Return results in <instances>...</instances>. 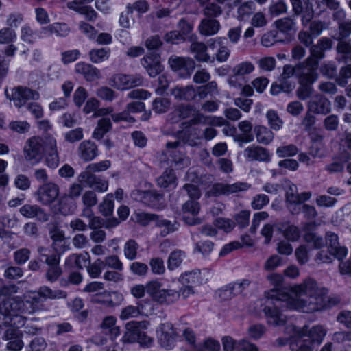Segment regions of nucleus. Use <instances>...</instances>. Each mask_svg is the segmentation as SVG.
Segmentation results:
<instances>
[{"instance_id":"41","label":"nucleus","mask_w":351,"mask_h":351,"mask_svg":"<svg viewBox=\"0 0 351 351\" xmlns=\"http://www.w3.org/2000/svg\"><path fill=\"white\" fill-rule=\"evenodd\" d=\"M255 132L257 141L263 145L269 144L274 137L273 132L265 126H256Z\"/></svg>"},{"instance_id":"45","label":"nucleus","mask_w":351,"mask_h":351,"mask_svg":"<svg viewBox=\"0 0 351 351\" xmlns=\"http://www.w3.org/2000/svg\"><path fill=\"white\" fill-rule=\"evenodd\" d=\"M180 297V293L176 290L162 289L156 302L169 304L177 301Z\"/></svg>"},{"instance_id":"24","label":"nucleus","mask_w":351,"mask_h":351,"mask_svg":"<svg viewBox=\"0 0 351 351\" xmlns=\"http://www.w3.org/2000/svg\"><path fill=\"white\" fill-rule=\"evenodd\" d=\"M75 71L82 75L88 82H93L101 78V73L97 68L84 62L77 63L75 66Z\"/></svg>"},{"instance_id":"20","label":"nucleus","mask_w":351,"mask_h":351,"mask_svg":"<svg viewBox=\"0 0 351 351\" xmlns=\"http://www.w3.org/2000/svg\"><path fill=\"white\" fill-rule=\"evenodd\" d=\"M134 198L146 206L156 207L162 199V194L154 191H137L133 193Z\"/></svg>"},{"instance_id":"35","label":"nucleus","mask_w":351,"mask_h":351,"mask_svg":"<svg viewBox=\"0 0 351 351\" xmlns=\"http://www.w3.org/2000/svg\"><path fill=\"white\" fill-rule=\"evenodd\" d=\"M116 318L110 315L106 317L101 324V329L106 334L110 335L111 338H115L120 334V328L116 326Z\"/></svg>"},{"instance_id":"61","label":"nucleus","mask_w":351,"mask_h":351,"mask_svg":"<svg viewBox=\"0 0 351 351\" xmlns=\"http://www.w3.org/2000/svg\"><path fill=\"white\" fill-rule=\"evenodd\" d=\"M16 38V32L10 27H3L0 29V44H10Z\"/></svg>"},{"instance_id":"53","label":"nucleus","mask_w":351,"mask_h":351,"mask_svg":"<svg viewBox=\"0 0 351 351\" xmlns=\"http://www.w3.org/2000/svg\"><path fill=\"white\" fill-rule=\"evenodd\" d=\"M138 244L135 240L130 239L124 245L123 252L125 258L130 261L134 260L137 256Z\"/></svg>"},{"instance_id":"64","label":"nucleus","mask_w":351,"mask_h":351,"mask_svg":"<svg viewBox=\"0 0 351 351\" xmlns=\"http://www.w3.org/2000/svg\"><path fill=\"white\" fill-rule=\"evenodd\" d=\"M351 77V64L341 67L339 77L335 78L336 82L341 86H345L348 79Z\"/></svg>"},{"instance_id":"52","label":"nucleus","mask_w":351,"mask_h":351,"mask_svg":"<svg viewBox=\"0 0 351 351\" xmlns=\"http://www.w3.org/2000/svg\"><path fill=\"white\" fill-rule=\"evenodd\" d=\"M254 69L252 62L245 61L235 65L232 69V73L238 77H243L252 73Z\"/></svg>"},{"instance_id":"34","label":"nucleus","mask_w":351,"mask_h":351,"mask_svg":"<svg viewBox=\"0 0 351 351\" xmlns=\"http://www.w3.org/2000/svg\"><path fill=\"white\" fill-rule=\"evenodd\" d=\"M38 294L41 295L43 300H59L66 298L67 294L65 291L60 289H52L48 286H41L38 288Z\"/></svg>"},{"instance_id":"58","label":"nucleus","mask_w":351,"mask_h":351,"mask_svg":"<svg viewBox=\"0 0 351 351\" xmlns=\"http://www.w3.org/2000/svg\"><path fill=\"white\" fill-rule=\"evenodd\" d=\"M266 117L271 130L277 131L282 128L283 121L279 117L276 112L274 110L268 111L266 114Z\"/></svg>"},{"instance_id":"27","label":"nucleus","mask_w":351,"mask_h":351,"mask_svg":"<svg viewBox=\"0 0 351 351\" xmlns=\"http://www.w3.org/2000/svg\"><path fill=\"white\" fill-rule=\"evenodd\" d=\"M219 21L215 19L206 18L201 21L198 27L199 33L205 36L216 34L220 29Z\"/></svg>"},{"instance_id":"21","label":"nucleus","mask_w":351,"mask_h":351,"mask_svg":"<svg viewBox=\"0 0 351 351\" xmlns=\"http://www.w3.org/2000/svg\"><path fill=\"white\" fill-rule=\"evenodd\" d=\"M145 322H129L125 325V332L122 337L124 343H134L141 334V328H145Z\"/></svg>"},{"instance_id":"1","label":"nucleus","mask_w":351,"mask_h":351,"mask_svg":"<svg viewBox=\"0 0 351 351\" xmlns=\"http://www.w3.org/2000/svg\"><path fill=\"white\" fill-rule=\"evenodd\" d=\"M290 291L293 296L276 289L265 293L261 307L269 325L281 326L286 324L287 316L280 309L282 302H286L289 308L311 313L329 308L339 302L328 297V289L310 278L291 287Z\"/></svg>"},{"instance_id":"59","label":"nucleus","mask_w":351,"mask_h":351,"mask_svg":"<svg viewBox=\"0 0 351 351\" xmlns=\"http://www.w3.org/2000/svg\"><path fill=\"white\" fill-rule=\"evenodd\" d=\"M275 24L277 29L283 33H288L293 30L295 27L294 21L289 17L278 19L275 22Z\"/></svg>"},{"instance_id":"5","label":"nucleus","mask_w":351,"mask_h":351,"mask_svg":"<svg viewBox=\"0 0 351 351\" xmlns=\"http://www.w3.org/2000/svg\"><path fill=\"white\" fill-rule=\"evenodd\" d=\"M318 73L316 71V64H314L306 74L302 75L298 80V87L296 90V96L300 100H306L311 97L314 89L313 84L317 81Z\"/></svg>"},{"instance_id":"3","label":"nucleus","mask_w":351,"mask_h":351,"mask_svg":"<svg viewBox=\"0 0 351 351\" xmlns=\"http://www.w3.org/2000/svg\"><path fill=\"white\" fill-rule=\"evenodd\" d=\"M46 148L47 135L43 138L34 136L27 138L23 148L25 160L32 165L40 162L45 154Z\"/></svg>"},{"instance_id":"36","label":"nucleus","mask_w":351,"mask_h":351,"mask_svg":"<svg viewBox=\"0 0 351 351\" xmlns=\"http://www.w3.org/2000/svg\"><path fill=\"white\" fill-rule=\"evenodd\" d=\"M238 128L242 134L237 137V141L242 143H250L253 141L254 136L252 133L253 125L250 121H241L238 124Z\"/></svg>"},{"instance_id":"39","label":"nucleus","mask_w":351,"mask_h":351,"mask_svg":"<svg viewBox=\"0 0 351 351\" xmlns=\"http://www.w3.org/2000/svg\"><path fill=\"white\" fill-rule=\"evenodd\" d=\"M326 333V330L322 326L317 325L312 327L308 330V335H305V337L309 339L313 346H314V344L319 345L322 342Z\"/></svg>"},{"instance_id":"56","label":"nucleus","mask_w":351,"mask_h":351,"mask_svg":"<svg viewBox=\"0 0 351 351\" xmlns=\"http://www.w3.org/2000/svg\"><path fill=\"white\" fill-rule=\"evenodd\" d=\"M112 197V194H108L99 204V211L104 216H110L112 214L114 208Z\"/></svg>"},{"instance_id":"29","label":"nucleus","mask_w":351,"mask_h":351,"mask_svg":"<svg viewBox=\"0 0 351 351\" xmlns=\"http://www.w3.org/2000/svg\"><path fill=\"white\" fill-rule=\"evenodd\" d=\"M70 32V28L65 23H54L41 29V34L45 35L55 34L57 36L64 37Z\"/></svg>"},{"instance_id":"43","label":"nucleus","mask_w":351,"mask_h":351,"mask_svg":"<svg viewBox=\"0 0 351 351\" xmlns=\"http://www.w3.org/2000/svg\"><path fill=\"white\" fill-rule=\"evenodd\" d=\"M143 304L142 302H138L137 306L129 305L123 308L119 317L121 320H127L132 318H136L142 313Z\"/></svg>"},{"instance_id":"2","label":"nucleus","mask_w":351,"mask_h":351,"mask_svg":"<svg viewBox=\"0 0 351 351\" xmlns=\"http://www.w3.org/2000/svg\"><path fill=\"white\" fill-rule=\"evenodd\" d=\"M22 300L19 297L7 298L0 302V322L5 326L12 324V318L20 314H26L32 311L25 307Z\"/></svg>"},{"instance_id":"54","label":"nucleus","mask_w":351,"mask_h":351,"mask_svg":"<svg viewBox=\"0 0 351 351\" xmlns=\"http://www.w3.org/2000/svg\"><path fill=\"white\" fill-rule=\"evenodd\" d=\"M50 238L53 241L52 247L56 251H58L57 245L58 243H62L64 241V232L60 230L57 226H51L49 230Z\"/></svg>"},{"instance_id":"48","label":"nucleus","mask_w":351,"mask_h":351,"mask_svg":"<svg viewBox=\"0 0 351 351\" xmlns=\"http://www.w3.org/2000/svg\"><path fill=\"white\" fill-rule=\"evenodd\" d=\"M256 6L253 1H249L243 3L237 8V17L240 21H245L249 18V16L255 10Z\"/></svg>"},{"instance_id":"47","label":"nucleus","mask_w":351,"mask_h":351,"mask_svg":"<svg viewBox=\"0 0 351 351\" xmlns=\"http://www.w3.org/2000/svg\"><path fill=\"white\" fill-rule=\"evenodd\" d=\"M44 300L41 295L38 294V291L33 292L32 295L29 296L28 299H27L25 301H23V304H26L24 305L26 308H30L33 310L29 313H26V314H32L40 310V304Z\"/></svg>"},{"instance_id":"55","label":"nucleus","mask_w":351,"mask_h":351,"mask_svg":"<svg viewBox=\"0 0 351 351\" xmlns=\"http://www.w3.org/2000/svg\"><path fill=\"white\" fill-rule=\"evenodd\" d=\"M162 289V284L157 280L150 281L146 284L147 293L155 302L157 301Z\"/></svg>"},{"instance_id":"9","label":"nucleus","mask_w":351,"mask_h":351,"mask_svg":"<svg viewBox=\"0 0 351 351\" xmlns=\"http://www.w3.org/2000/svg\"><path fill=\"white\" fill-rule=\"evenodd\" d=\"M251 185L247 182H237L234 184L217 183L206 192L208 197L219 195H229L235 193L248 190Z\"/></svg>"},{"instance_id":"11","label":"nucleus","mask_w":351,"mask_h":351,"mask_svg":"<svg viewBox=\"0 0 351 351\" xmlns=\"http://www.w3.org/2000/svg\"><path fill=\"white\" fill-rule=\"evenodd\" d=\"M157 333L158 342L162 347L171 349L174 346L178 333L171 323L161 324L157 330Z\"/></svg>"},{"instance_id":"40","label":"nucleus","mask_w":351,"mask_h":351,"mask_svg":"<svg viewBox=\"0 0 351 351\" xmlns=\"http://www.w3.org/2000/svg\"><path fill=\"white\" fill-rule=\"evenodd\" d=\"M112 128V123L109 118H101L97 121L96 128L93 133V137L101 140Z\"/></svg>"},{"instance_id":"22","label":"nucleus","mask_w":351,"mask_h":351,"mask_svg":"<svg viewBox=\"0 0 351 351\" xmlns=\"http://www.w3.org/2000/svg\"><path fill=\"white\" fill-rule=\"evenodd\" d=\"M326 243L328 245V250L333 256L338 260H342L348 254L346 247L340 246L338 242V236L332 232H328L326 234Z\"/></svg>"},{"instance_id":"33","label":"nucleus","mask_w":351,"mask_h":351,"mask_svg":"<svg viewBox=\"0 0 351 351\" xmlns=\"http://www.w3.org/2000/svg\"><path fill=\"white\" fill-rule=\"evenodd\" d=\"M71 199L64 195L58 199V205L53 208L55 213H59L64 215L73 213L75 206L73 205Z\"/></svg>"},{"instance_id":"26","label":"nucleus","mask_w":351,"mask_h":351,"mask_svg":"<svg viewBox=\"0 0 351 351\" xmlns=\"http://www.w3.org/2000/svg\"><path fill=\"white\" fill-rule=\"evenodd\" d=\"M244 154L248 160L269 161V154L267 149L262 147L252 146L247 147L244 151Z\"/></svg>"},{"instance_id":"30","label":"nucleus","mask_w":351,"mask_h":351,"mask_svg":"<svg viewBox=\"0 0 351 351\" xmlns=\"http://www.w3.org/2000/svg\"><path fill=\"white\" fill-rule=\"evenodd\" d=\"M89 263L90 256L87 252L71 254L65 260V265L70 267H75L78 269L86 267Z\"/></svg>"},{"instance_id":"49","label":"nucleus","mask_w":351,"mask_h":351,"mask_svg":"<svg viewBox=\"0 0 351 351\" xmlns=\"http://www.w3.org/2000/svg\"><path fill=\"white\" fill-rule=\"evenodd\" d=\"M200 272L199 270L186 271L182 274L179 278V282L182 285H196L200 280Z\"/></svg>"},{"instance_id":"15","label":"nucleus","mask_w":351,"mask_h":351,"mask_svg":"<svg viewBox=\"0 0 351 351\" xmlns=\"http://www.w3.org/2000/svg\"><path fill=\"white\" fill-rule=\"evenodd\" d=\"M19 213L26 218H36L41 222H47L50 218V214L37 204H25L20 208Z\"/></svg>"},{"instance_id":"46","label":"nucleus","mask_w":351,"mask_h":351,"mask_svg":"<svg viewBox=\"0 0 351 351\" xmlns=\"http://www.w3.org/2000/svg\"><path fill=\"white\" fill-rule=\"evenodd\" d=\"M176 182V176L174 171L171 169H166L157 179V184L161 188H167L174 184Z\"/></svg>"},{"instance_id":"12","label":"nucleus","mask_w":351,"mask_h":351,"mask_svg":"<svg viewBox=\"0 0 351 351\" xmlns=\"http://www.w3.org/2000/svg\"><path fill=\"white\" fill-rule=\"evenodd\" d=\"M201 210L199 203L194 199H189L182 205L181 213L183 221L188 225L195 226L202 223V219L197 217Z\"/></svg>"},{"instance_id":"23","label":"nucleus","mask_w":351,"mask_h":351,"mask_svg":"<svg viewBox=\"0 0 351 351\" xmlns=\"http://www.w3.org/2000/svg\"><path fill=\"white\" fill-rule=\"evenodd\" d=\"M77 152L79 157L85 162L93 160L98 155V149L96 144L86 140L80 143Z\"/></svg>"},{"instance_id":"8","label":"nucleus","mask_w":351,"mask_h":351,"mask_svg":"<svg viewBox=\"0 0 351 351\" xmlns=\"http://www.w3.org/2000/svg\"><path fill=\"white\" fill-rule=\"evenodd\" d=\"M108 83L117 90H125L141 86L143 84V77L138 74L117 73L111 76Z\"/></svg>"},{"instance_id":"25","label":"nucleus","mask_w":351,"mask_h":351,"mask_svg":"<svg viewBox=\"0 0 351 351\" xmlns=\"http://www.w3.org/2000/svg\"><path fill=\"white\" fill-rule=\"evenodd\" d=\"M208 47L203 42L193 41L191 44L190 51L194 54V58L199 62H214V58L207 53Z\"/></svg>"},{"instance_id":"4","label":"nucleus","mask_w":351,"mask_h":351,"mask_svg":"<svg viewBox=\"0 0 351 351\" xmlns=\"http://www.w3.org/2000/svg\"><path fill=\"white\" fill-rule=\"evenodd\" d=\"M139 219L143 226H146L149 221H154L155 226L159 230L160 236L163 237L176 232L179 226L176 221H171L154 214L142 213L139 215Z\"/></svg>"},{"instance_id":"32","label":"nucleus","mask_w":351,"mask_h":351,"mask_svg":"<svg viewBox=\"0 0 351 351\" xmlns=\"http://www.w3.org/2000/svg\"><path fill=\"white\" fill-rule=\"evenodd\" d=\"M313 348L309 339L305 337V334L293 337L290 342L291 351H313Z\"/></svg>"},{"instance_id":"10","label":"nucleus","mask_w":351,"mask_h":351,"mask_svg":"<svg viewBox=\"0 0 351 351\" xmlns=\"http://www.w3.org/2000/svg\"><path fill=\"white\" fill-rule=\"evenodd\" d=\"M168 63L171 69L178 72L181 77H189L195 68V61L189 57L172 56L169 58Z\"/></svg>"},{"instance_id":"14","label":"nucleus","mask_w":351,"mask_h":351,"mask_svg":"<svg viewBox=\"0 0 351 351\" xmlns=\"http://www.w3.org/2000/svg\"><path fill=\"white\" fill-rule=\"evenodd\" d=\"M308 111L317 114H327L331 110L330 101L322 94H315L307 103Z\"/></svg>"},{"instance_id":"38","label":"nucleus","mask_w":351,"mask_h":351,"mask_svg":"<svg viewBox=\"0 0 351 351\" xmlns=\"http://www.w3.org/2000/svg\"><path fill=\"white\" fill-rule=\"evenodd\" d=\"M311 226V223H307L304 228V240L308 243L312 244L315 248H320L324 245V241L323 239L317 235L315 232L310 230Z\"/></svg>"},{"instance_id":"6","label":"nucleus","mask_w":351,"mask_h":351,"mask_svg":"<svg viewBox=\"0 0 351 351\" xmlns=\"http://www.w3.org/2000/svg\"><path fill=\"white\" fill-rule=\"evenodd\" d=\"M60 194V188L54 182L43 183L38 186L34 195L36 201L43 206H51L54 203Z\"/></svg>"},{"instance_id":"42","label":"nucleus","mask_w":351,"mask_h":351,"mask_svg":"<svg viewBox=\"0 0 351 351\" xmlns=\"http://www.w3.org/2000/svg\"><path fill=\"white\" fill-rule=\"evenodd\" d=\"M202 136V130L197 127H193L186 132L184 139L187 144L193 147L201 144Z\"/></svg>"},{"instance_id":"37","label":"nucleus","mask_w":351,"mask_h":351,"mask_svg":"<svg viewBox=\"0 0 351 351\" xmlns=\"http://www.w3.org/2000/svg\"><path fill=\"white\" fill-rule=\"evenodd\" d=\"M278 229L279 232L282 233L284 237L289 241H297L300 239V230L298 227L293 224H282Z\"/></svg>"},{"instance_id":"19","label":"nucleus","mask_w":351,"mask_h":351,"mask_svg":"<svg viewBox=\"0 0 351 351\" xmlns=\"http://www.w3.org/2000/svg\"><path fill=\"white\" fill-rule=\"evenodd\" d=\"M3 339L7 341L6 349L10 351H19L23 346L22 335L19 330L8 328L3 334Z\"/></svg>"},{"instance_id":"60","label":"nucleus","mask_w":351,"mask_h":351,"mask_svg":"<svg viewBox=\"0 0 351 351\" xmlns=\"http://www.w3.org/2000/svg\"><path fill=\"white\" fill-rule=\"evenodd\" d=\"M298 152V148L293 144L282 145L278 147L276 149V154L278 157L280 158L293 156L296 155Z\"/></svg>"},{"instance_id":"62","label":"nucleus","mask_w":351,"mask_h":351,"mask_svg":"<svg viewBox=\"0 0 351 351\" xmlns=\"http://www.w3.org/2000/svg\"><path fill=\"white\" fill-rule=\"evenodd\" d=\"M31 251L28 248H21L13 254L14 262L18 265L25 264L30 257Z\"/></svg>"},{"instance_id":"17","label":"nucleus","mask_w":351,"mask_h":351,"mask_svg":"<svg viewBox=\"0 0 351 351\" xmlns=\"http://www.w3.org/2000/svg\"><path fill=\"white\" fill-rule=\"evenodd\" d=\"M78 181L84 182L97 192H105L108 188V182L101 176L95 174L79 175Z\"/></svg>"},{"instance_id":"63","label":"nucleus","mask_w":351,"mask_h":351,"mask_svg":"<svg viewBox=\"0 0 351 351\" xmlns=\"http://www.w3.org/2000/svg\"><path fill=\"white\" fill-rule=\"evenodd\" d=\"M204 14L209 19H214L222 14L221 8L215 3H208L203 10Z\"/></svg>"},{"instance_id":"13","label":"nucleus","mask_w":351,"mask_h":351,"mask_svg":"<svg viewBox=\"0 0 351 351\" xmlns=\"http://www.w3.org/2000/svg\"><path fill=\"white\" fill-rule=\"evenodd\" d=\"M314 64H316V62H313L311 59H305L303 62H301L295 66L286 64L283 66L282 73L280 75L279 78L289 80L293 75H295L298 80L302 75L306 74L311 69L313 68Z\"/></svg>"},{"instance_id":"31","label":"nucleus","mask_w":351,"mask_h":351,"mask_svg":"<svg viewBox=\"0 0 351 351\" xmlns=\"http://www.w3.org/2000/svg\"><path fill=\"white\" fill-rule=\"evenodd\" d=\"M171 94L176 99L189 101L195 97L196 90L191 85L184 87L178 86L171 90Z\"/></svg>"},{"instance_id":"57","label":"nucleus","mask_w":351,"mask_h":351,"mask_svg":"<svg viewBox=\"0 0 351 351\" xmlns=\"http://www.w3.org/2000/svg\"><path fill=\"white\" fill-rule=\"evenodd\" d=\"M96 95L102 100L112 101L117 97L116 92L110 87L104 86L96 90Z\"/></svg>"},{"instance_id":"44","label":"nucleus","mask_w":351,"mask_h":351,"mask_svg":"<svg viewBox=\"0 0 351 351\" xmlns=\"http://www.w3.org/2000/svg\"><path fill=\"white\" fill-rule=\"evenodd\" d=\"M110 54V49L108 48L93 49L88 53L90 60L95 64L107 60Z\"/></svg>"},{"instance_id":"51","label":"nucleus","mask_w":351,"mask_h":351,"mask_svg":"<svg viewBox=\"0 0 351 351\" xmlns=\"http://www.w3.org/2000/svg\"><path fill=\"white\" fill-rule=\"evenodd\" d=\"M109 160H104L96 163L89 164L80 175L95 174L96 172H101L107 170L110 167Z\"/></svg>"},{"instance_id":"28","label":"nucleus","mask_w":351,"mask_h":351,"mask_svg":"<svg viewBox=\"0 0 351 351\" xmlns=\"http://www.w3.org/2000/svg\"><path fill=\"white\" fill-rule=\"evenodd\" d=\"M195 111V108L191 105H180L169 114V120L171 123H177L180 119L190 117Z\"/></svg>"},{"instance_id":"16","label":"nucleus","mask_w":351,"mask_h":351,"mask_svg":"<svg viewBox=\"0 0 351 351\" xmlns=\"http://www.w3.org/2000/svg\"><path fill=\"white\" fill-rule=\"evenodd\" d=\"M45 163L49 168L56 169L59 165V154L57 149V141L50 135H47V148L45 149Z\"/></svg>"},{"instance_id":"7","label":"nucleus","mask_w":351,"mask_h":351,"mask_svg":"<svg viewBox=\"0 0 351 351\" xmlns=\"http://www.w3.org/2000/svg\"><path fill=\"white\" fill-rule=\"evenodd\" d=\"M5 93L7 98L12 101L18 108L23 106L28 100H38L40 98L38 91L22 86L12 88L10 94L7 89Z\"/></svg>"},{"instance_id":"50","label":"nucleus","mask_w":351,"mask_h":351,"mask_svg":"<svg viewBox=\"0 0 351 351\" xmlns=\"http://www.w3.org/2000/svg\"><path fill=\"white\" fill-rule=\"evenodd\" d=\"M184 254V252L180 250H176L172 252L167 261L168 269L169 270H173L178 268L181 265Z\"/></svg>"},{"instance_id":"18","label":"nucleus","mask_w":351,"mask_h":351,"mask_svg":"<svg viewBox=\"0 0 351 351\" xmlns=\"http://www.w3.org/2000/svg\"><path fill=\"white\" fill-rule=\"evenodd\" d=\"M141 64L151 77H156L162 71V66L160 62L159 57L154 53L144 56L141 60Z\"/></svg>"}]
</instances>
